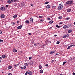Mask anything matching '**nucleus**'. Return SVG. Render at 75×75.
Segmentation results:
<instances>
[{"label": "nucleus", "mask_w": 75, "mask_h": 75, "mask_svg": "<svg viewBox=\"0 0 75 75\" xmlns=\"http://www.w3.org/2000/svg\"><path fill=\"white\" fill-rule=\"evenodd\" d=\"M24 65L25 66H28V65H29L28 64H28L27 63H25Z\"/></svg>", "instance_id": "5701e85b"}, {"label": "nucleus", "mask_w": 75, "mask_h": 75, "mask_svg": "<svg viewBox=\"0 0 75 75\" xmlns=\"http://www.w3.org/2000/svg\"><path fill=\"white\" fill-rule=\"evenodd\" d=\"M73 75H75V73L74 72L73 73Z\"/></svg>", "instance_id": "4d7b16f0"}, {"label": "nucleus", "mask_w": 75, "mask_h": 75, "mask_svg": "<svg viewBox=\"0 0 75 75\" xmlns=\"http://www.w3.org/2000/svg\"><path fill=\"white\" fill-rule=\"evenodd\" d=\"M17 15H15L14 16H13V18H16V17H17Z\"/></svg>", "instance_id": "c85d7f7f"}, {"label": "nucleus", "mask_w": 75, "mask_h": 75, "mask_svg": "<svg viewBox=\"0 0 75 75\" xmlns=\"http://www.w3.org/2000/svg\"><path fill=\"white\" fill-rule=\"evenodd\" d=\"M8 3L9 4H10L11 3V1L10 0H8L7 1Z\"/></svg>", "instance_id": "6ab92c4d"}, {"label": "nucleus", "mask_w": 75, "mask_h": 75, "mask_svg": "<svg viewBox=\"0 0 75 75\" xmlns=\"http://www.w3.org/2000/svg\"><path fill=\"white\" fill-rule=\"evenodd\" d=\"M31 35V33H29V35Z\"/></svg>", "instance_id": "de8ad7c7"}, {"label": "nucleus", "mask_w": 75, "mask_h": 75, "mask_svg": "<svg viewBox=\"0 0 75 75\" xmlns=\"http://www.w3.org/2000/svg\"><path fill=\"white\" fill-rule=\"evenodd\" d=\"M40 21L43 22V21H44V20H43L42 19H41V20H40Z\"/></svg>", "instance_id": "49530a36"}, {"label": "nucleus", "mask_w": 75, "mask_h": 75, "mask_svg": "<svg viewBox=\"0 0 75 75\" xmlns=\"http://www.w3.org/2000/svg\"><path fill=\"white\" fill-rule=\"evenodd\" d=\"M2 33V32H1V31H0V34H1Z\"/></svg>", "instance_id": "6e6d98bb"}, {"label": "nucleus", "mask_w": 75, "mask_h": 75, "mask_svg": "<svg viewBox=\"0 0 75 75\" xmlns=\"http://www.w3.org/2000/svg\"><path fill=\"white\" fill-rule=\"evenodd\" d=\"M56 27H57V28H60V27H61V26H59L58 25H56Z\"/></svg>", "instance_id": "4468645a"}, {"label": "nucleus", "mask_w": 75, "mask_h": 75, "mask_svg": "<svg viewBox=\"0 0 75 75\" xmlns=\"http://www.w3.org/2000/svg\"><path fill=\"white\" fill-rule=\"evenodd\" d=\"M21 69H23V67H21Z\"/></svg>", "instance_id": "69168bd1"}, {"label": "nucleus", "mask_w": 75, "mask_h": 75, "mask_svg": "<svg viewBox=\"0 0 75 75\" xmlns=\"http://www.w3.org/2000/svg\"><path fill=\"white\" fill-rule=\"evenodd\" d=\"M11 24H13V25H14L15 24V23L14 22H12L11 23Z\"/></svg>", "instance_id": "2f4dec72"}, {"label": "nucleus", "mask_w": 75, "mask_h": 75, "mask_svg": "<svg viewBox=\"0 0 75 75\" xmlns=\"http://www.w3.org/2000/svg\"><path fill=\"white\" fill-rule=\"evenodd\" d=\"M3 42V40L0 39V42Z\"/></svg>", "instance_id": "e433bc0d"}, {"label": "nucleus", "mask_w": 75, "mask_h": 75, "mask_svg": "<svg viewBox=\"0 0 75 75\" xmlns=\"http://www.w3.org/2000/svg\"><path fill=\"white\" fill-rule=\"evenodd\" d=\"M71 9L70 8H68L67 9V11L69 13V12H70L71 11Z\"/></svg>", "instance_id": "9d476101"}, {"label": "nucleus", "mask_w": 75, "mask_h": 75, "mask_svg": "<svg viewBox=\"0 0 75 75\" xmlns=\"http://www.w3.org/2000/svg\"><path fill=\"white\" fill-rule=\"evenodd\" d=\"M13 52H16L17 51V50H16L15 49H14L13 50Z\"/></svg>", "instance_id": "ddd939ff"}, {"label": "nucleus", "mask_w": 75, "mask_h": 75, "mask_svg": "<svg viewBox=\"0 0 75 75\" xmlns=\"http://www.w3.org/2000/svg\"><path fill=\"white\" fill-rule=\"evenodd\" d=\"M28 71H29L28 70V71H27L26 72V73H25V75H27V74H28Z\"/></svg>", "instance_id": "a878e982"}, {"label": "nucleus", "mask_w": 75, "mask_h": 75, "mask_svg": "<svg viewBox=\"0 0 75 75\" xmlns=\"http://www.w3.org/2000/svg\"><path fill=\"white\" fill-rule=\"evenodd\" d=\"M12 68V67L11 66H9L8 67V69H11Z\"/></svg>", "instance_id": "4be33fe9"}, {"label": "nucleus", "mask_w": 75, "mask_h": 75, "mask_svg": "<svg viewBox=\"0 0 75 75\" xmlns=\"http://www.w3.org/2000/svg\"><path fill=\"white\" fill-rule=\"evenodd\" d=\"M22 27V25H20V26H18L17 27V28H18V29L19 30H20V29H21Z\"/></svg>", "instance_id": "0eeeda50"}, {"label": "nucleus", "mask_w": 75, "mask_h": 75, "mask_svg": "<svg viewBox=\"0 0 75 75\" xmlns=\"http://www.w3.org/2000/svg\"><path fill=\"white\" fill-rule=\"evenodd\" d=\"M66 25H67V26H69V27H70L71 25V24L69 23L67 24Z\"/></svg>", "instance_id": "dca6fc26"}, {"label": "nucleus", "mask_w": 75, "mask_h": 75, "mask_svg": "<svg viewBox=\"0 0 75 75\" xmlns=\"http://www.w3.org/2000/svg\"><path fill=\"white\" fill-rule=\"evenodd\" d=\"M60 75H63L62 74H60Z\"/></svg>", "instance_id": "774afa93"}, {"label": "nucleus", "mask_w": 75, "mask_h": 75, "mask_svg": "<svg viewBox=\"0 0 75 75\" xmlns=\"http://www.w3.org/2000/svg\"><path fill=\"white\" fill-rule=\"evenodd\" d=\"M30 21H31V23H32V22H33V19L32 18H30Z\"/></svg>", "instance_id": "f8f14e48"}, {"label": "nucleus", "mask_w": 75, "mask_h": 75, "mask_svg": "<svg viewBox=\"0 0 75 75\" xmlns=\"http://www.w3.org/2000/svg\"><path fill=\"white\" fill-rule=\"evenodd\" d=\"M62 22L59 23V24H62Z\"/></svg>", "instance_id": "8fccbe9b"}, {"label": "nucleus", "mask_w": 75, "mask_h": 75, "mask_svg": "<svg viewBox=\"0 0 75 75\" xmlns=\"http://www.w3.org/2000/svg\"><path fill=\"white\" fill-rule=\"evenodd\" d=\"M18 65V64L16 65L15 64L14 66H15V67H17V66Z\"/></svg>", "instance_id": "a19ab883"}, {"label": "nucleus", "mask_w": 75, "mask_h": 75, "mask_svg": "<svg viewBox=\"0 0 75 75\" xmlns=\"http://www.w3.org/2000/svg\"><path fill=\"white\" fill-rule=\"evenodd\" d=\"M63 8V4H60L59 5V6L58 7V10H61Z\"/></svg>", "instance_id": "f257e3e1"}, {"label": "nucleus", "mask_w": 75, "mask_h": 75, "mask_svg": "<svg viewBox=\"0 0 75 75\" xmlns=\"http://www.w3.org/2000/svg\"><path fill=\"white\" fill-rule=\"evenodd\" d=\"M63 38H66V37H65V35H64V36L63 37Z\"/></svg>", "instance_id": "a18cd8bd"}, {"label": "nucleus", "mask_w": 75, "mask_h": 75, "mask_svg": "<svg viewBox=\"0 0 75 75\" xmlns=\"http://www.w3.org/2000/svg\"><path fill=\"white\" fill-rule=\"evenodd\" d=\"M54 36H55V37H57V35H54Z\"/></svg>", "instance_id": "0e129e2a"}, {"label": "nucleus", "mask_w": 75, "mask_h": 75, "mask_svg": "<svg viewBox=\"0 0 75 75\" xmlns=\"http://www.w3.org/2000/svg\"><path fill=\"white\" fill-rule=\"evenodd\" d=\"M54 52H50V54H54Z\"/></svg>", "instance_id": "c9c22d12"}, {"label": "nucleus", "mask_w": 75, "mask_h": 75, "mask_svg": "<svg viewBox=\"0 0 75 75\" xmlns=\"http://www.w3.org/2000/svg\"><path fill=\"white\" fill-rule=\"evenodd\" d=\"M26 66H24L23 67V69H24L26 68Z\"/></svg>", "instance_id": "f704fd0d"}, {"label": "nucleus", "mask_w": 75, "mask_h": 75, "mask_svg": "<svg viewBox=\"0 0 75 75\" xmlns=\"http://www.w3.org/2000/svg\"><path fill=\"white\" fill-rule=\"evenodd\" d=\"M8 75H12V74L11 73H8Z\"/></svg>", "instance_id": "c03bdc74"}, {"label": "nucleus", "mask_w": 75, "mask_h": 75, "mask_svg": "<svg viewBox=\"0 0 75 75\" xmlns=\"http://www.w3.org/2000/svg\"><path fill=\"white\" fill-rule=\"evenodd\" d=\"M0 9L2 11H3V10H5V8L4 6L1 7L0 8Z\"/></svg>", "instance_id": "7ed1b4c3"}, {"label": "nucleus", "mask_w": 75, "mask_h": 75, "mask_svg": "<svg viewBox=\"0 0 75 75\" xmlns=\"http://www.w3.org/2000/svg\"><path fill=\"white\" fill-rule=\"evenodd\" d=\"M58 18L60 19H62V16H60Z\"/></svg>", "instance_id": "412c9836"}, {"label": "nucleus", "mask_w": 75, "mask_h": 75, "mask_svg": "<svg viewBox=\"0 0 75 75\" xmlns=\"http://www.w3.org/2000/svg\"><path fill=\"white\" fill-rule=\"evenodd\" d=\"M2 58H6V55H2Z\"/></svg>", "instance_id": "2eb2a0df"}, {"label": "nucleus", "mask_w": 75, "mask_h": 75, "mask_svg": "<svg viewBox=\"0 0 75 75\" xmlns=\"http://www.w3.org/2000/svg\"><path fill=\"white\" fill-rule=\"evenodd\" d=\"M72 32V30L69 29L68 31V33L69 34V33H71Z\"/></svg>", "instance_id": "20e7f679"}, {"label": "nucleus", "mask_w": 75, "mask_h": 75, "mask_svg": "<svg viewBox=\"0 0 75 75\" xmlns=\"http://www.w3.org/2000/svg\"><path fill=\"white\" fill-rule=\"evenodd\" d=\"M70 48H71V47H70V46H69L67 47V49H68V50H69V49H70Z\"/></svg>", "instance_id": "c756f323"}, {"label": "nucleus", "mask_w": 75, "mask_h": 75, "mask_svg": "<svg viewBox=\"0 0 75 75\" xmlns=\"http://www.w3.org/2000/svg\"><path fill=\"white\" fill-rule=\"evenodd\" d=\"M51 7L50 5H47L46 6L47 8H50Z\"/></svg>", "instance_id": "6e6552de"}, {"label": "nucleus", "mask_w": 75, "mask_h": 75, "mask_svg": "<svg viewBox=\"0 0 75 75\" xmlns=\"http://www.w3.org/2000/svg\"><path fill=\"white\" fill-rule=\"evenodd\" d=\"M73 2H74V1H67L66 2V4L68 5H71V4L73 3Z\"/></svg>", "instance_id": "f03ea898"}, {"label": "nucleus", "mask_w": 75, "mask_h": 75, "mask_svg": "<svg viewBox=\"0 0 75 75\" xmlns=\"http://www.w3.org/2000/svg\"><path fill=\"white\" fill-rule=\"evenodd\" d=\"M59 43H60V42L58 41L57 42L56 44H59Z\"/></svg>", "instance_id": "473e14b6"}, {"label": "nucleus", "mask_w": 75, "mask_h": 75, "mask_svg": "<svg viewBox=\"0 0 75 75\" xmlns=\"http://www.w3.org/2000/svg\"><path fill=\"white\" fill-rule=\"evenodd\" d=\"M25 23H26V24H29V23H30V21L28 20H26L25 21Z\"/></svg>", "instance_id": "9b49d317"}, {"label": "nucleus", "mask_w": 75, "mask_h": 75, "mask_svg": "<svg viewBox=\"0 0 75 75\" xmlns=\"http://www.w3.org/2000/svg\"><path fill=\"white\" fill-rule=\"evenodd\" d=\"M2 58H1V57H0V59H2Z\"/></svg>", "instance_id": "680f3d73"}, {"label": "nucleus", "mask_w": 75, "mask_h": 75, "mask_svg": "<svg viewBox=\"0 0 75 75\" xmlns=\"http://www.w3.org/2000/svg\"><path fill=\"white\" fill-rule=\"evenodd\" d=\"M65 35V37H66H66H69V35L68 34H67L65 35Z\"/></svg>", "instance_id": "f3484780"}, {"label": "nucleus", "mask_w": 75, "mask_h": 75, "mask_svg": "<svg viewBox=\"0 0 75 75\" xmlns=\"http://www.w3.org/2000/svg\"><path fill=\"white\" fill-rule=\"evenodd\" d=\"M63 28H67V25H65L64 26V27H63Z\"/></svg>", "instance_id": "aec40b11"}, {"label": "nucleus", "mask_w": 75, "mask_h": 75, "mask_svg": "<svg viewBox=\"0 0 75 75\" xmlns=\"http://www.w3.org/2000/svg\"><path fill=\"white\" fill-rule=\"evenodd\" d=\"M11 3H13V0H11Z\"/></svg>", "instance_id": "603ef678"}, {"label": "nucleus", "mask_w": 75, "mask_h": 75, "mask_svg": "<svg viewBox=\"0 0 75 75\" xmlns=\"http://www.w3.org/2000/svg\"><path fill=\"white\" fill-rule=\"evenodd\" d=\"M4 17H5V15H4V14H2L1 15V18H4Z\"/></svg>", "instance_id": "423d86ee"}, {"label": "nucleus", "mask_w": 75, "mask_h": 75, "mask_svg": "<svg viewBox=\"0 0 75 75\" xmlns=\"http://www.w3.org/2000/svg\"><path fill=\"white\" fill-rule=\"evenodd\" d=\"M39 68L40 69H41L42 68V66L41 65L39 66Z\"/></svg>", "instance_id": "cd10ccee"}, {"label": "nucleus", "mask_w": 75, "mask_h": 75, "mask_svg": "<svg viewBox=\"0 0 75 75\" xmlns=\"http://www.w3.org/2000/svg\"><path fill=\"white\" fill-rule=\"evenodd\" d=\"M30 5L31 6H33V4H30Z\"/></svg>", "instance_id": "052dcab7"}, {"label": "nucleus", "mask_w": 75, "mask_h": 75, "mask_svg": "<svg viewBox=\"0 0 75 75\" xmlns=\"http://www.w3.org/2000/svg\"><path fill=\"white\" fill-rule=\"evenodd\" d=\"M47 20H51V18H48Z\"/></svg>", "instance_id": "58836bf2"}, {"label": "nucleus", "mask_w": 75, "mask_h": 75, "mask_svg": "<svg viewBox=\"0 0 75 75\" xmlns=\"http://www.w3.org/2000/svg\"><path fill=\"white\" fill-rule=\"evenodd\" d=\"M69 27H69L68 26V25H66L67 28H69Z\"/></svg>", "instance_id": "79ce46f5"}, {"label": "nucleus", "mask_w": 75, "mask_h": 75, "mask_svg": "<svg viewBox=\"0 0 75 75\" xmlns=\"http://www.w3.org/2000/svg\"><path fill=\"white\" fill-rule=\"evenodd\" d=\"M54 62V60H52V63H53Z\"/></svg>", "instance_id": "09e8293b"}, {"label": "nucleus", "mask_w": 75, "mask_h": 75, "mask_svg": "<svg viewBox=\"0 0 75 75\" xmlns=\"http://www.w3.org/2000/svg\"><path fill=\"white\" fill-rule=\"evenodd\" d=\"M48 3H49V2H46L44 4H48Z\"/></svg>", "instance_id": "bb28decb"}, {"label": "nucleus", "mask_w": 75, "mask_h": 75, "mask_svg": "<svg viewBox=\"0 0 75 75\" xmlns=\"http://www.w3.org/2000/svg\"><path fill=\"white\" fill-rule=\"evenodd\" d=\"M52 8H57V6H53L52 7Z\"/></svg>", "instance_id": "a211bd4d"}, {"label": "nucleus", "mask_w": 75, "mask_h": 75, "mask_svg": "<svg viewBox=\"0 0 75 75\" xmlns=\"http://www.w3.org/2000/svg\"><path fill=\"white\" fill-rule=\"evenodd\" d=\"M34 62H30L29 63H28L29 65H32L33 64Z\"/></svg>", "instance_id": "39448f33"}, {"label": "nucleus", "mask_w": 75, "mask_h": 75, "mask_svg": "<svg viewBox=\"0 0 75 75\" xmlns=\"http://www.w3.org/2000/svg\"><path fill=\"white\" fill-rule=\"evenodd\" d=\"M8 6H9V5H6V6L5 7H6V8H7L8 7Z\"/></svg>", "instance_id": "4c0bfd02"}, {"label": "nucleus", "mask_w": 75, "mask_h": 75, "mask_svg": "<svg viewBox=\"0 0 75 75\" xmlns=\"http://www.w3.org/2000/svg\"><path fill=\"white\" fill-rule=\"evenodd\" d=\"M28 74L30 75H31L33 74V73H32V71H30L28 72Z\"/></svg>", "instance_id": "1a4fd4ad"}, {"label": "nucleus", "mask_w": 75, "mask_h": 75, "mask_svg": "<svg viewBox=\"0 0 75 75\" xmlns=\"http://www.w3.org/2000/svg\"><path fill=\"white\" fill-rule=\"evenodd\" d=\"M74 25H75V22H74Z\"/></svg>", "instance_id": "338daca9"}, {"label": "nucleus", "mask_w": 75, "mask_h": 75, "mask_svg": "<svg viewBox=\"0 0 75 75\" xmlns=\"http://www.w3.org/2000/svg\"><path fill=\"white\" fill-rule=\"evenodd\" d=\"M34 46H37V44H34Z\"/></svg>", "instance_id": "5fc2aeb1"}, {"label": "nucleus", "mask_w": 75, "mask_h": 75, "mask_svg": "<svg viewBox=\"0 0 75 75\" xmlns=\"http://www.w3.org/2000/svg\"><path fill=\"white\" fill-rule=\"evenodd\" d=\"M53 23V21H51L49 22V23L50 24H52Z\"/></svg>", "instance_id": "393cba45"}, {"label": "nucleus", "mask_w": 75, "mask_h": 75, "mask_svg": "<svg viewBox=\"0 0 75 75\" xmlns=\"http://www.w3.org/2000/svg\"><path fill=\"white\" fill-rule=\"evenodd\" d=\"M45 66L46 67H48V64H46V65H45Z\"/></svg>", "instance_id": "864d4df0"}, {"label": "nucleus", "mask_w": 75, "mask_h": 75, "mask_svg": "<svg viewBox=\"0 0 75 75\" xmlns=\"http://www.w3.org/2000/svg\"><path fill=\"white\" fill-rule=\"evenodd\" d=\"M70 46V47H73V45H71Z\"/></svg>", "instance_id": "e2e57ef3"}, {"label": "nucleus", "mask_w": 75, "mask_h": 75, "mask_svg": "<svg viewBox=\"0 0 75 75\" xmlns=\"http://www.w3.org/2000/svg\"><path fill=\"white\" fill-rule=\"evenodd\" d=\"M32 59V57H29V59L30 60V59Z\"/></svg>", "instance_id": "ea45409f"}, {"label": "nucleus", "mask_w": 75, "mask_h": 75, "mask_svg": "<svg viewBox=\"0 0 75 75\" xmlns=\"http://www.w3.org/2000/svg\"><path fill=\"white\" fill-rule=\"evenodd\" d=\"M66 20H69V18H66Z\"/></svg>", "instance_id": "37998d69"}, {"label": "nucleus", "mask_w": 75, "mask_h": 75, "mask_svg": "<svg viewBox=\"0 0 75 75\" xmlns=\"http://www.w3.org/2000/svg\"><path fill=\"white\" fill-rule=\"evenodd\" d=\"M43 72V70H41L40 71V74H42Z\"/></svg>", "instance_id": "b1692460"}, {"label": "nucleus", "mask_w": 75, "mask_h": 75, "mask_svg": "<svg viewBox=\"0 0 75 75\" xmlns=\"http://www.w3.org/2000/svg\"><path fill=\"white\" fill-rule=\"evenodd\" d=\"M19 23V21H17V23Z\"/></svg>", "instance_id": "bf43d9fd"}, {"label": "nucleus", "mask_w": 75, "mask_h": 75, "mask_svg": "<svg viewBox=\"0 0 75 75\" xmlns=\"http://www.w3.org/2000/svg\"><path fill=\"white\" fill-rule=\"evenodd\" d=\"M13 0V2H16L17 1H18L19 0Z\"/></svg>", "instance_id": "72a5a7b5"}, {"label": "nucleus", "mask_w": 75, "mask_h": 75, "mask_svg": "<svg viewBox=\"0 0 75 75\" xmlns=\"http://www.w3.org/2000/svg\"><path fill=\"white\" fill-rule=\"evenodd\" d=\"M56 55H59V54L58 53H56Z\"/></svg>", "instance_id": "13d9d810"}, {"label": "nucleus", "mask_w": 75, "mask_h": 75, "mask_svg": "<svg viewBox=\"0 0 75 75\" xmlns=\"http://www.w3.org/2000/svg\"><path fill=\"white\" fill-rule=\"evenodd\" d=\"M67 62H64L63 63V65H64V64H66V63H67Z\"/></svg>", "instance_id": "7c9ffc66"}, {"label": "nucleus", "mask_w": 75, "mask_h": 75, "mask_svg": "<svg viewBox=\"0 0 75 75\" xmlns=\"http://www.w3.org/2000/svg\"><path fill=\"white\" fill-rule=\"evenodd\" d=\"M39 18H42V16H39Z\"/></svg>", "instance_id": "3c124183"}]
</instances>
